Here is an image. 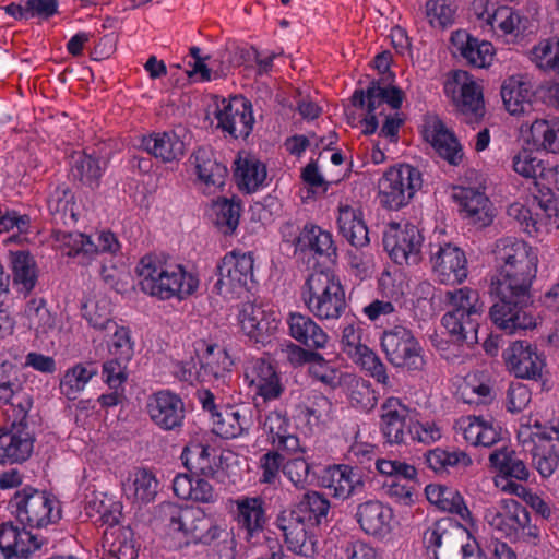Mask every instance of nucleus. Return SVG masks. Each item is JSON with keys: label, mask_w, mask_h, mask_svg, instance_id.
I'll list each match as a JSON object with an SVG mask.
<instances>
[{"label": "nucleus", "mask_w": 559, "mask_h": 559, "mask_svg": "<svg viewBox=\"0 0 559 559\" xmlns=\"http://www.w3.org/2000/svg\"><path fill=\"white\" fill-rule=\"evenodd\" d=\"M72 174L83 185L97 188L99 180L106 169V163L99 157L85 152L76 153L72 156Z\"/></svg>", "instance_id": "nucleus-56"}, {"label": "nucleus", "mask_w": 559, "mask_h": 559, "mask_svg": "<svg viewBox=\"0 0 559 559\" xmlns=\"http://www.w3.org/2000/svg\"><path fill=\"white\" fill-rule=\"evenodd\" d=\"M450 520H439L431 523L423 534V543L428 555L433 559H487L486 554L475 538H468L461 544L457 551L450 554L448 546L452 543V533L449 532Z\"/></svg>", "instance_id": "nucleus-11"}, {"label": "nucleus", "mask_w": 559, "mask_h": 559, "mask_svg": "<svg viewBox=\"0 0 559 559\" xmlns=\"http://www.w3.org/2000/svg\"><path fill=\"white\" fill-rule=\"evenodd\" d=\"M423 186L421 173L409 164L390 167L378 181L380 204L389 210L407 205Z\"/></svg>", "instance_id": "nucleus-7"}, {"label": "nucleus", "mask_w": 559, "mask_h": 559, "mask_svg": "<svg viewBox=\"0 0 559 559\" xmlns=\"http://www.w3.org/2000/svg\"><path fill=\"white\" fill-rule=\"evenodd\" d=\"M216 119L218 127L235 139H246L254 123L251 104L243 97L223 99L218 106Z\"/></svg>", "instance_id": "nucleus-23"}, {"label": "nucleus", "mask_w": 559, "mask_h": 559, "mask_svg": "<svg viewBox=\"0 0 559 559\" xmlns=\"http://www.w3.org/2000/svg\"><path fill=\"white\" fill-rule=\"evenodd\" d=\"M215 292L225 299L240 297L253 276V257L250 252L233 250L226 253L216 266Z\"/></svg>", "instance_id": "nucleus-9"}, {"label": "nucleus", "mask_w": 559, "mask_h": 559, "mask_svg": "<svg viewBox=\"0 0 559 559\" xmlns=\"http://www.w3.org/2000/svg\"><path fill=\"white\" fill-rule=\"evenodd\" d=\"M235 166V178L241 189L253 192L264 185L267 176L266 167L255 156L239 155Z\"/></svg>", "instance_id": "nucleus-49"}, {"label": "nucleus", "mask_w": 559, "mask_h": 559, "mask_svg": "<svg viewBox=\"0 0 559 559\" xmlns=\"http://www.w3.org/2000/svg\"><path fill=\"white\" fill-rule=\"evenodd\" d=\"M0 401L9 404L13 417L25 418L32 407V401L22 390L17 370L12 364H0Z\"/></svg>", "instance_id": "nucleus-36"}, {"label": "nucleus", "mask_w": 559, "mask_h": 559, "mask_svg": "<svg viewBox=\"0 0 559 559\" xmlns=\"http://www.w3.org/2000/svg\"><path fill=\"white\" fill-rule=\"evenodd\" d=\"M413 411L400 399L391 396L380 407V429L389 443H405L408 423L413 420Z\"/></svg>", "instance_id": "nucleus-24"}, {"label": "nucleus", "mask_w": 559, "mask_h": 559, "mask_svg": "<svg viewBox=\"0 0 559 559\" xmlns=\"http://www.w3.org/2000/svg\"><path fill=\"white\" fill-rule=\"evenodd\" d=\"M141 290L160 300H183L199 287L198 276L181 264L168 263L157 255H144L135 267Z\"/></svg>", "instance_id": "nucleus-3"}, {"label": "nucleus", "mask_w": 559, "mask_h": 559, "mask_svg": "<svg viewBox=\"0 0 559 559\" xmlns=\"http://www.w3.org/2000/svg\"><path fill=\"white\" fill-rule=\"evenodd\" d=\"M173 490L179 499L195 503L214 504L219 498L218 491L209 480L188 474H179L174 478Z\"/></svg>", "instance_id": "nucleus-42"}, {"label": "nucleus", "mask_w": 559, "mask_h": 559, "mask_svg": "<svg viewBox=\"0 0 559 559\" xmlns=\"http://www.w3.org/2000/svg\"><path fill=\"white\" fill-rule=\"evenodd\" d=\"M423 136L450 164L457 165L462 160V146L454 133L439 118L428 117L425 120Z\"/></svg>", "instance_id": "nucleus-33"}, {"label": "nucleus", "mask_w": 559, "mask_h": 559, "mask_svg": "<svg viewBox=\"0 0 559 559\" xmlns=\"http://www.w3.org/2000/svg\"><path fill=\"white\" fill-rule=\"evenodd\" d=\"M243 380L258 404L278 400L285 391L282 378L275 367L264 358H250L245 362Z\"/></svg>", "instance_id": "nucleus-13"}, {"label": "nucleus", "mask_w": 559, "mask_h": 559, "mask_svg": "<svg viewBox=\"0 0 559 559\" xmlns=\"http://www.w3.org/2000/svg\"><path fill=\"white\" fill-rule=\"evenodd\" d=\"M276 527L282 532L286 549L301 559H313L318 554L319 538L317 531L298 522L287 510L276 518Z\"/></svg>", "instance_id": "nucleus-16"}, {"label": "nucleus", "mask_w": 559, "mask_h": 559, "mask_svg": "<svg viewBox=\"0 0 559 559\" xmlns=\"http://www.w3.org/2000/svg\"><path fill=\"white\" fill-rule=\"evenodd\" d=\"M450 40L453 55L461 57L467 64L480 69L491 66L496 55L491 43L479 40L463 29L453 32Z\"/></svg>", "instance_id": "nucleus-28"}, {"label": "nucleus", "mask_w": 559, "mask_h": 559, "mask_svg": "<svg viewBox=\"0 0 559 559\" xmlns=\"http://www.w3.org/2000/svg\"><path fill=\"white\" fill-rule=\"evenodd\" d=\"M383 245L396 264H416L420 260L423 236L411 223H391L384 230Z\"/></svg>", "instance_id": "nucleus-12"}, {"label": "nucleus", "mask_w": 559, "mask_h": 559, "mask_svg": "<svg viewBox=\"0 0 559 559\" xmlns=\"http://www.w3.org/2000/svg\"><path fill=\"white\" fill-rule=\"evenodd\" d=\"M513 170L532 179L536 187L554 186L559 191V165L548 167L531 150L522 148L512 158Z\"/></svg>", "instance_id": "nucleus-30"}, {"label": "nucleus", "mask_w": 559, "mask_h": 559, "mask_svg": "<svg viewBox=\"0 0 559 559\" xmlns=\"http://www.w3.org/2000/svg\"><path fill=\"white\" fill-rule=\"evenodd\" d=\"M496 259L499 270L491 290L499 300L490 309L492 322L509 334L536 328L539 318L530 306V287L537 272V251L507 237L497 241Z\"/></svg>", "instance_id": "nucleus-1"}, {"label": "nucleus", "mask_w": 559, "mask_h": 559, "mask_svg": "<svg viewBox=\"0 0 559 559\" xmlns=\"http://www.w3.org/2000/svg\"><path fill=\"white\" fill-rule=\"evenodd\" d=\"M194 168L198 188L207 195L221 191L227 176V168L218 163L212 151L199 147L189 158Z\"/></svg>", "instance_id": "nucleus-26"}, {"label": "nucleus", "mask_w": 559, "mask_h": 559, "mask_svg": "<svg viewBox=\"0 0 559 559\" xmlns=\"http://www.w3.org/2000/svg\"><path fill=\"white\" fill-rule=\"evenodd\" d=\"M159 483L155 474L147 468H134L122 481V491L128 500L136 504L152 502L158 492Z\"/></svg>", "instance_id": "nucleus-40"}, {"label": "nucleus", "mask_w": 559, "mask_h": 559, "mask_svg": "<svg viewBox=\"0 0 559 559\" xmlns=\"http://www.w3.org/2000/svg\"><path fill=\"white\" fill-rule=\"evenodd\" d=\"M300 296L308 311L319 320H337L346 309L341 281L329 270L310 273L301 287Z\"/></svg>", "instance_id": "nucleus-4"}, {"label": "nucleus", "mask_w": 559, "mask_h": 559, "mask_svg": "<svg viewBox=\"0 0 559 559\" xmlns=\"http://www.w3.org/2000/svg\"><path fill=\"white\" fill-rule=\"evenodd\" d=\"M211 421L213 431L226 439L242 436L251 426L246 409L237 407H224L219 412H214Z\"/></svg>", "instance_id": "nucleus-47"}, {"label": "nucleus", "mask_w": 559, "mask_h": 559, "mask_svg": "<svg viewBox=\"0 0 559 559\" xmlns=\"http://www.w3.org/2000/svg\"><path fill=\"white\" fill-rule=\"evenodd\" d=\"M459 395L471 405H486L495 397L490 379L481 372L468 373L459 386Z\"/></svg>", "instance_id": "nucleus-51"}, {"label": "nucleus", "mask_w": 559, "mask_h": 559, "mask_svg": "<svg viewBox=\"0 0 559 559\" xmlns=\"http://www.w3.org/2000/svg\"><path fill=\"white\" fill-rule=\"evenodd\" d=\"M43 540L26 528L3 524L0 528V559H23L39 550Z\"/></svg>", "instance_id": "nucleus-31"}, {"label": "nucleus", "mask_w": 559, "mask_h": 559, "mask_svg": "<svg viewBox=\"0 0 559 559\" xmlns=\"http://www.w3.org/2000/svg\"><path fill=\"white\" fill-rule=\"evenodd\" d=\"M386 496L394 502L403 506L413 504L418 497V485L416 477L401 476L396 479H391L384 486Z\"/></svg>", "instance_id": "nucleus-63"}, {"label": "nucleus", "mask_w": 559, "mask_h": 559, "mask_svg": "<svg viewBox=\"0 0 559 559\" xmlns=\"http://www.w3.org/2000/svg\"><path fill=\"white\" fill-rule=\"evenodd\" d=\"M263 436L267 443L275 450H281L289 454L305 453L300 445L299 437L293 426L290 418L285 411H271L265 414L261 423Z\"/></svg>", "instance_id": "nucleus-20"}, {"label": "nucleus", "mask_w": 559, "mask_h": 559, "mask_svg": "<svg viewBox=\"0 0 559 559\" xmlns=\"http://www.w3.org/2000/svg\"><path fill=\"white\" fill-rule=\"evenodd\" d=\"M551 187L546 186V192L539 190V194H534L527 204L516 202L508 209L509 216L516 219L528 235L559 229V200Z\"/></svg>", "instance_id": "nucleus-6"}, {"label": "nucleus", "mask_w": 559, "mask_h": 559, "mask_svg": "<svg viewBox=\"0 0 559 559\" xmlns=\"http://www.w3.org/2000/svg\"><path fill=\"white\" fill-rule=\"evenodd\" d=\"M428 501L444 512L456 514L466 525L473 524V516L461 493L451 487L430 484L425 489Z\"/></svg>", "instance_id": "nucleus-44"}, {"label": "nucleus", "mask_w": 559, "mask_h": 559, "mask_svg": "<svg viewBox=\"0 0 559 559\" xmlns=\"http://www.w3.org/2000/svg\"><path fill=\"white\" fill-rule=\"evenodd\" d=\"M463 439L474 447H491L500 440V429L480 416H462L454 425Z\"/></svg>", "instance_id": "nucleus-38"}, {"label": "nucleus", "mask_w": 559, "mask_h": 559, "mask_svg": "<svg viewBox=\"0 0 559 559\" xmlns=\"http://www.w3.org/2000/svg\"><path fill=\"white\" fill-rule=\"evenodd\" d=\"M502 357L507 369L516 378L537 379L542 377L545 358L528 342H513L503 350Z\"/></svg>", "instance_id": "nucleus-21"}, {"label": "nucleus", "mask_w": 559, "mask_h": 559, "mask_svg": "<svg viewBox=\"0 0 559 559\" xmlns=\"http://www.w3.org/2000/svg\"><path fill=\"white\" fill-rule=\"evenodd\" d=\"M492 26L486 33H491L496 38H502L506 43H515L535 27L533 19L522 14L508 5H498L493 10Z\"/></svg>", "instance_id": "nucleus-25"}, {"label": "nucleus", "mask_w": 559, "mask_h": 559, "mask_svg": "<svg viewBox=\"0 0 559 559\" xmlns=\"http://www.w3.org/2000/svg\"><path fill=\"white\" fill-rule=\"evenodd\" d=\"M97 374V368L92 364H75L67 369L60 380L59 389L68 400H76L86 384Z\"/></svg>", "instance_id": "nucleus-55"}, {"label": "nucleus", "mask_w": 559, "mask_h": 559, "mask_svg": "<svg viewBox=\"0 0 559 559\" xmlns=\"http://www.w3.org/2000/svg\"><path fill=\"white\" fill-rule=\"evenodd\" d=\"M430 261L433 275L442 284H461L467 277V259L464 251L456 246H438L431 252Z\"/></svg>", "instance_id": "nucleus-22"}, {"label": "nucleus", "mask_w": 559, "mask_h": 559, "mask_svg": "<svg viewBox=\"0 0 559 559\" xmlns=\"http://www.w3.org/2000/svg\"><path fill=\"white\" fill-rule=\"evenodd\" d=\"M404 99L402 90L371 82L366 92L356 90L352 96L353 105L361 110V124L365 134H373L379 124V141L395 146L403 119L399 112Z\"/></svg>", "instance_id": "nucleus-2"}, {"label": "nucleus", "mask_w": 559, "mask_h": 559, "mask_svg": "<svg viewBox=\"0 0 559 559\" xmlns=\"http://www.w3.org/2000/svg\"><path fill=\"white\" fill-rule=\"evenodd\" d=\"M342 350L376 381L384 388H391L386 368L380 358L366 344L362 343V329L354 319L345 320L341 335Z\"/></svg>", "instance_id": "nucleus-10"}, {"label": "nucleus", "mask_w": 559, "mask_h": 559, "mask_svg": "<svg viewBox=\"0 0 559 559\" xmlns=\"http://www.w3.org/2000/svg\"><path fill=\"white\" fill-rule=\"evenodd\" d=\"M241 331L252 341L267 344L276 335L281 325L280 313L262 304H242L238 313Z\"/></svg>", "instance_id": "nucleus-14"}, {"label": "nucleus", "mask_w": 559, "mask_h": 559, "mask_svg": "<svg viewBox=\"0 0 559 559\" xmlns=\"http://www.w3.org/2000/svg\"><path fill=\"white\" fill-rule=\"evenodd\" d=\"M528 131L527 142L544 151L559 153V119H536Z\"/></svg>", "instance_id": "nucleus-57"}, {"label": "nucleus", "mask_w": 559, "mask_h": 559, "mask_svg": "<svg viewBox=\"0 0 559 559\" xmlns=\"http://www.w3.org/2000/svg\"><path fill=\"white\" fill-rule=\"evenodd\" d=\"M489 463L497 471L493 477L495 487L506 495H514L515 487H524L523 481L530 478V471L519 455L507 447L492 451Z\"/></svg>", "instance_id": "nucleus-17"}, {"label": "nucleus", "mask_w": 559, "mask_h": 559, "mask_svg": "<svg viewBox=\"0 0 559 559\" xmlns=\"http://www.w3.org/2000/svg\"><path fill=\"white\" fill-rule=\"evenodd\" d=\"M389 361L395 367L419 370L424 366L421 347L412 332L403 326L385 331L381 338Z\"/></svg>", "instance_id": "nucleus-15"}, {"label": "nucleus", "mask_w": 559, "mask_h": 559, "mask_svg": "<svg viewBox=\"0 0 559 559\" xmlns=\"http://www.w3.org/2000/svg\"><path fill=\"white\" fill-rule=\"evenodd\" d=\"M321 485L332 497L341 500L361 492L365 487L360 472L347 464L328 466L321 476Z\"/></svg>", "instance_id": "nucleus-27"}, {"label": "nucleus", "mask_w": 559, "mask_h": 559, "mask_svg": "<svg viewBox=\"0 0 559 559\" xmlns=\"http://www.w3.org/2000/svg\"><path fill=\"white\" fill-rule=\"evenodd\" d=\"M330 501L318 491H309L304 495L293 513L298 522H302L317 531V527L328 520Z\"/></svg>", "instance_id": "nucleus-48"}, {"label": "nucleus", "mask_w": 559, "mask_h": 559, "mask_svg": "<svg viewBox=\"0 0 559 559\" xmlns=\"http://www.w3.org/2000/svg\"><path fill=\"white\" fill-rule=\"evenodd\" d=\"M142 146L163 163L178 162L186 154V143L175 130L153 132L143 138Z\"/></svg>", "instance_id": "nucleus-37"}, {"label": "nucleus", "mask_w": 559, "mask_h": 559, "mask_svg": "<svg viewBox=\"0 0 559 559\" xmlns=\"http://www.w3.org/2000/svg\"><path fill=\"white\" fill-rule=\"evenodd\" d=\"M181 460L188 469L204 476H213L217 469L215 450L199 442L189 443L182 451Z\"/></svg>", "instance_id": "nucleus-52"}, {"label": "nucleus", "mask_w": 559, "mask_h": 559, "mask_svg": "<svg viewBox=\"0 0 559 559\" xmlns=\"http://www.w3.org/2000/svg\"><path fill=\"white\" fill-rule=\"evenodd\" d=\"M443 302L447 307L445 313H466L469 319L468 329L473 324V316H481L484 312V304L478 293L468 287L445 292Z\"/></svg>", "instance_id": "nucleus-50"}, {"label": "nucleus", "mask_w": 559, "mask_h": 559, "mask_svg": "<svg viewBox=\"0 0 559 559\" xmlns=\"http://www.w3.org/2000/svg\"><path fill=\"white\" fill-rule=\"evenodd\" d=\"M226 530L224 522H218L213 518L195 511L193 519V527L191 530V543H201L209 545L218 539Z\"/></svg>", "instance_id": "nucleus-61"}, {"label": "nucleus", "mask_w": 559, "mask_h": 559, "mask_svg": "<svg viewBox=\"0 0 559 559\" xmlns=\"http://www.w3.org/2000/svg\"><path fill=\"white\" fill-rule=\"evenodd\" d=\"M103 559H135L138 547L133 532L128 526L106 528L103 537Z\"/></svg>", "instance_id": "nucleus-46"}, {"label": "nucleus", "mask_w": 559, "mask_h": 559, "mask_svg": "<svg viewBox=\"0 0 559 559\" xmlns=\"http://www.w3.org/2000/svg\"><path fill=\"white\" fill-rule=\"evenodd\" d=\"M11 265L13 285L19 292L28 294L34 289L38 277V270L34 258L25 251L12 252Z\"/></svg>", "instance_id": "nucleus-53"}, {"label": "nucleus", "mask_w": 559, "mask_h": 559, "mask_svg": "<svg viewBox=\"0 0 559 559\" xmlns=\"http://www.w3.org/2000/svg\"><path fill=\"white\" fill-rule=\"evenodd\" d=\"M528 58L540 71L559 75V37L539 39L531 48Z\"/></svg>", "instance_id": "nucleus-54"}, {"label": "nucleus", "mask_w": 559, "mask_h": 559, "mask_svg": "<svg viewBox=\"0 0 559 559\" xmlns=\"http://www.w3.org/2000/svg\"><path fill=\"white\" fill-rule=\"evenodd\" d=\"M145 412L151 421L164 431L181 428L186 417L182 399L167 389L148 395Z\"/></svg>", "instance_id": "nucleus-18"}, {"label": "nucleus", "mask_w": 559, "mask_h": 559, "mask_svg": "<svg viewBox=\"0 0 559 559\" xmlns=\"http://www.w3.org/2000/svg\"><path fill=\"white\" fill-rule=\"evenodd\" d=\"M337 226L342 236L353 247H365L369 243V233L360 207L341 204L338 206Z\"/></svg>", "instance_id": "nucleus-45"}, {"label": "nucleus", "mask_w": 559, "mask_h": 559, "mask_svg": "<svg viewBox=\"0 0 559 559\" xmlns=\"http://www.w3.org/2000/svg\"><path fill=\"white\" fill-rule=\"evenodd\" d=\"M485 521L500 537L533 544L539 539V530L531 523L527 509L514 499H501L489 507L485 512Z\"/></svg>", "instance_id": "nucleus-5"}, {"label": "nucleus", "mask_w": 559, "mask_h": 559, "mask_svg": "<svg viewBox=\"0 0 559 559\" xmlns=\"http://www.w3.org/2000/svg\"><path fill=\"white\" fill-rule=\"evenodd\" d=\"M233 360L225 348L217 344H210L206 346L205 352L201 358V373L194 367H183L181 379L192 382L199 377L203 380L223 379L230 374Z\"/></svg>", "instance_id": "nucleus-32"}, {"label": "nucleus", "mask_w": 559, "mask_h": 559, "mask_svg": "<svg viewBox=\"0 0 559 559\" xmlns=\"http://www.w3.org/2000/svg\"><path fill=\"white\" fill-rule=\"evenodd\" d=\"M286 323L289 336L298 343L314 349L326 347L329 335L311 317L300 312H290Z\"/></svg>", "instance_id": "nucleus-39"}, {"label": "nucleus", "mask_w": 559, "mask_h": 559, "mask_svg": "<svg viewBox=\"0 0 559 559\" xmlns=\"http://www.w3.org/2000/svg\"><path fill=\"white\" fill-rule=\"evenodd\" d=\"M24 313L27 318L28 326L35 330L37 334H47L55 326V318L47 309L43 299L29 300Z\"/></svg>", "instance_id": "nucleus-64"}, {"label": "nucleus", "mask_w": 559, "mask_h": 559, "mask_svg": "<svg viewBox=\"0 0 559 559\" xmlns=\"http://www.w3.org/2000/svg\"><path fill=\"white\" fill-rule=\"evenodd\" d=\"M85 512L88 518H95V523L112 528L122 518V503L106 492L93 491L86 496Z\"/></svg>", "instance_id": "nucleus-43"}, {"label": "nucleus", "mask_w": 559, "mask_h": 559, "mask_svg": "<svg viewBox=\"0 0 559 559\" xmlns=\"http://www.w3.org/2000/svg\"><path fill=\"white\" fill-rule=\"evenodd\" d=\"M10 507L16 520L32 528L56 523L61 516V509L55 497L31 488L17 491L11 499Z\"/></svg>", "instance_id": "nucleus-8"}, {"label": "nucleus", "mask_w": 559, "mask_h": 559, "mask_svg": "<svg viewBox=\"0 0 559 559\" xmlns=\"http://www.w3.org/2000/svg\"><path fill=\"white\" fill-rule=\"evenodd\" d=\"M500 94L506 110L512 116H523L531 111L535 96L533 83L527 74H513L501 84Z\"/></svg>", "instance_id": "nucleus-29"}, {"label": "nucleus", "mask_w": 559, "mask_h": 559, "mask_svg": "<svg viewBox=\"0 0 559 559\" xmlns=\"http://www.w3.org/2000/svg\"><path fill=\"white\" fill-rule=\"evenodd\" d=\"M302 248H309L318 254L330 255L334 252L332 235L316 225H306L298 237Z\"/></svg>", "instance_id": "nucleus-62"}, {"label": "nucleus", "mask_w": 559, "mask_h": 559, "mask_svg": "<svg viewBox=\"0 0 559 559\" xmlns=\"http://www.w3.org/2000/svg\"><path fill=\"white\" fill-rule=\"evenodd\" d=\"M481 316H473V324L471 329L467 326L469 321L466 313H444L442 317V325L451 334L456 342H465L474 344L478 342L477 333Z\"/></svg>", "instance_id": "nucleus-58"}, {"label": "nucleus", "mask_w": 559, "mask_h": 559, "mask_svg": "<svg viewBox=\"0 0 559 559\" xmlns=\"http://www.w3.org/2000/svg\"><path fill=\"white\" fill-rule=\"evenodd\" d=\"M234 519L240 530L253 537L262 532L267 522L265 501L260 496H240L231 501Z\"/></svg>", "instance_id": "nucleus-34"}, {"label": "nucleus", "mask_w": 559, "mask_h": 559, "mask_svg": "<svg viewBox=\"0 0 559 559\" xmlns=\"http://www.w3.org/2000/svg\"><path fill=\"white\" fill-rule=\"evenodd\" d=\"M57 241L63 254L81 257L82 263H87L95 255L92 238L81 233H58Z\"/></svg>", "instance_id": "nucleus-60"}, {"label": "nucleus", "mask_w": 559, "mask_h": 559, "mask_svg": "<svg viewBox=\"0 0 559 559\" xmlns=\"http://www.w3.org/2000/svg\"><path fill=\"white\" fill-rule=\"evenodd\" d=\"M24 419L14 417L10 425L0 427V464L23 463L31 457L35 438Z\"/></svg>", "instance_id": "nucleus-19"}, {"label": "nucleus", "mask_w": 559, "mask_h": 559, "mask_svg": "<svg viewBox=\"0 0 559 559\" xmlns=\"http://www.w3.org/2000/svg\"><path fill=\"white\" fill-rule=\"evenodd\" d=\"M393 518V510L379 500H368L357 506L356 520L368 535H388L392 531Z\"/></svg>", "instance_id": "nucleus-35"}, {"label": "nucleus", "mask_w": 559, "mask_h": 559, "mask_svg": "<svg viewBox=\"0 0 559 559\" xmlns=\"http://www.w3.org/2000/svg\"><path fill=\"white\" fill-rule=\"evenodd\" d=\"M454 198L461 206L464 218L480 226H487L491 223L493 211L484 192L473 188H459Z\"/></svg>", "instance_id": "nucleus-41"}, {"label": "nucleus", "mask_w": 559, "mask_h": 559, "mask_svg": "<svg viewBox=\"0 0 559 559\" xmlns=\"http://www.w3.org/2000/svg\"><path fill=\"white\" fill-rule=\"evenodd\" d=\"M425 462L436 473L448 472L451 467H467L473 461L462 450L448 451L442 448H435L425 453Z\"/></svg>", "instance_id": "nucleus-59"}]
</instances>
